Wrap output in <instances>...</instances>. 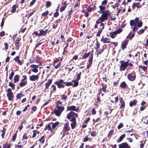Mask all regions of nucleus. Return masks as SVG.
Instances as JSON below:
<instances>
[{
    "label": "nucleus",
    "mask_w": 148,
    "mask_h": 148,
    "mask_svg": "<svg viewBox=\"0 0 148 148\" xmlns=\"http://www.w3.org/2000/svg\"><path fill=\"white\" fill-rule=\"evenodd\" d=\"M110 11L109 10H106L104 11L102 13V14L100 17L99 18V20L101 21V22H102L105 20H108V16L109 15Z\"/></svg>",
    "instance_id": "1"
},
{
    "label": "nucleus",
    "mask_w": 148,
    "mask_h": 148,
    "mask_svg": "<svg viewBox=\"0 0 148 148\" xmlns=\"http://www.w3.org/2000/svg\"><path fill=\"white\" fill-rule=\"evenodd\" d=\"M6 92L7 93V96L8 98V99L9 101H13L14 97V95L13 92H12V90L11 88L8 89Z\"/></svg>",
    "instance_id": "2"
},
{
    "label": "nucleus",
    "mask_w": 148,
    "mask_h": 148,
    "mask_svg": "<svg viewBox=\"0 0 148 148\" xmlns=\"http://www.w3.org/2000/svg\"><path fill=\"white\" fill-rule=\"evenodd\" d=\"M138 29V28L136 26V25H135L132 30L133 32L132 33V34L131 35V34L132 33V31H131V32L129 33L128 35L127 36L126 38L129 39L130 40L131 39L134 37L135 35V32L136 31H137Z\"/></svg>",
    "instance_id": "3"
},
{
    "label": "nucleus",
    "mask_w": 148,
    "mask_h": 148,
    "mask_svg": "<svg viewBox=\"0 0 148 148\" xmlns=\"http://www.w3.org/2000/svg\"><path fill=\"white\" fill-rule=\"evenodd\" d=\"M121 65L120 66V71H124L126 69L128 66L127 62H124L123 60L120 61Z\"/></svg>",
    "instance_id": "4"
},
{
    "label": "nucleus",
    "mask_w": 148,
    "mask_h": 148,
    "mask_svg": "<svg viewBox=\"0 0 148 148\" xmlns=\"http://www.w3.org/2000/svg\"><path fill=\"white\" fill-rule=\"evenodd\" d=\"M64 82L62 79H61L59 81L56 82L54 84L57 85L59 88H64L65 87V85L62 84V83L64 84Z\"/></svg>",
    "instance_id": "5"
},
{
    "label": "nucleus",
    "mask_w": 148,
    "mask_h": 148,
    "mask_svg": "<svg viewBox=\"0 0 148 148\" xmlns=\"http://www.w3.org/2000/svg\"><path fill=\"white\" fill-rule=\"evenodd\" d=\"M74 116L77 117V114L71 111L67 114V118L68 119H71V117H74Z\"/></svg>",
    "instance_id": "6"
},
{
    "label": "nucleus",
    "mask_w": 148,
    "mask_h": 148,
    "mask_svg": "<svg viewBox=\"0 0 148 148\" xmlns=\"http://www.w3.org/2000/svg\"><path fill=\"white\" fill-rule=\"evenodd\" d=\"M134 73V72H133L132 73H130L128 74L127 76V78L130 81H133L135 80L136 76L135 75L133 76Z\"/></svg>",
    "instance_id": "7"
},
{
    "label": "nucleus",
    "mask_w": 148,
    "mask_h": 148,
    "mask_svg": "<svg viewBox=\"0 0 148 148\" xmlns=\"http://www.w3.org/2000/svg\"><path fill=\"white\" fill-rule=\"evenodd\" d=\"M119 148H130V147L126 142L122 143L118 145Z\"/></svg>",
    "instance_id": "8"
},
{
    "label": "nucleus",
    "mask_w": 148,
    "mask_h": 148,
    "mask_svg": "<svg viewBox=\"0 0 148 148\" xmlns=\"http://www.w3.org/2000/svg\"><path fill=\"white\" fill-rule=\"evenodd\" d=\"M129 40H125L122 42L121 45V48L123 50H124L126 48V45L128 44V41Z\"/></svg>",
    "instance_id": "9"
},
{
    "label": "nucleus",
    "mask_w": 148,
    "mask_h": 148,
    "mask_svg": "<svg viewBox=\"0 0 148 148\" xmlns=\"http://www.w3.org/2000/svg\"><path fill=\"white\" fill-rule=\"evenodd\" d=\"M79 108H76V107L75 106H72L68 107L67 108V110L68 111H74L77 112L79 110Z\"/></svg>",
    "instance_id": "10"
},
{
    "label": "nucleus",
    "mask_w": 148,
    "mask_h": 148,
    "mask_svg": "<svg viewBox=\"0 0 148 148\" xmlns=\"http://www.w3.org/2000/svg\"><path fill=\"white\" fill-rule=\"evenodd\" d=\"M39 77V76L38 74L36 75H32L31 76H30L29 80L31 81H34L37 80Z\"/></svg>",
    "instance_id": "11"
},
{
    "label": "nucleus",
    "mask_w": 148,
    "mask_h": 148,
    "mask_svg": "<svg viewBox=\"0 0 148 148\" xmlns=\"http://www.w3.org/2000/svg\"><path fill=\"white\" fill-rule=\"evenodd\" d=\"M38 31H39L40 32L39 36H45L47 33L48 29H46L45 31H43L42 29H40Z\"/></svg>",
    "instance_id": "12"
},
{
    "label": "nucleus",
    "mask_w": 148,
    "mask_h": 148,
    "mask_svg": "<svg viewBox=\"0 0 148 148\" xmlns=\"http://www.w3.org/2000/svg\"><path fill=\"white\" fill-rule=\"evenodd\" d=\"M69 125V123L68 122L64 124V127H63V130H62L63 132H67L69 131L70 130V128L68 127Z\"/></svg>",
    "instance_id": "13"
},
{
    "label": "nucleus",
    "mask_w": 148,
    "mask_h": 148,
    "mask_svg": "<svg viewBox=\"0 0 148 148\" xmlns=\"http://www.w3.org/2000/svg\"><path fill=\"white\" fill-rule=\"evenodd\" d=\"M20 56H17L14 58V60L20 65L22 64V61L19 59Z\"/></svg>",
    "instance_id": "14"
},
{
    "label": "nucleus",
    "mask_w": 148,
    "mask_h": 148,
    "mask_svg": "<svg viewBox=\"0 0 148 148\" xmlns=\"http://www.w3.org/2000/svg\"><path fill=\"white\" fill-rule=\"evenodd\" d=\"M119 101L120 103H121L120 108H124L125 106V103L124 101L123 100V98H120Z\"/></svg>",
    "instance_id": "15"
},
{
    "label": "nucleus",
    "mask_w": 148,
    "mask_h": 148,
    "mask_svg": "<svg viewBox=\"0 0 148 148\" xmlns=\"http://www.w3.org/2000/svg\"><path fill=\"white\" fill-rule=\"evenodd\" d=\"M127 87V85L125 81L122 82L120 86V87L123 88L125 89Z\"/></svg>",
    "instance_id": "16"
},
{
    "label": "nucleus",
    "mask_w": 148,
    "mask_h": 148,
    "mask_svg": "<svg viewBox=\"0 0 148 148\" xmlns=\"http://www.w3.org/2000/svg\"><path fill=\"white\" fill-rule=\"evenodd\" d=\"M48 82H46L45 84V88L48 89L49 87L52 82V80L51 79L48 80Z\"/></svg>",
    "instance_id": "17"
},
{
    "label": "nucleus",
    "mask_w": 148,
    "mask_h": 148,
    "mask_svg": "<svg viewBox=\"0 0 148 148\" xmlns=\"http://www.w3.org/2000/svg\"><path fill=\"white\" fill-rule=\"evenodd\" d=\"M125 134H123L121 135L119 138L117 140V142L119 143L122 141L123 138L125 137Z\"/></svg>",
    "instance_id": "18"
},
{
    "label": "nucleus",
    "mask_w": 148,
    "mask_h": 148,
    "mask_svg": "<svg viewBox=\"0 0 148 148\" xmlns=\"http://www.w3.org/2000/svg\"><path fill=\"white\" fill-rule=\"evenodd\" d=\"M50 124H51L52 128L53 129H54L60 123L59 122L57 121L55 123H53L52 122H51Z\"/></svg>",
    "instance_id": "19"
},
{
    "label": "nucleus",
    "mask_w": 148,
    "mask_h": 148,
    "mask_svg": "<svg viewBox=\"0 0 148 148\" xmlns=\"http://www.w3.org/2000/svg\"><path fill=\"white\" fill-rule=\"evenodd\" d=\"M20 78V76L18 75H15L14 77V83H16V82H18Z\"/></svg>",
    "instance_id": "20"
},
{
    "label": "nucleus",
    "mask_w": 148,
    "mask_h": 148,
    "mask_svg": "<svg viewBox=\"0 0 148 148\" xmlns=\"http://www.w3.org/2000/svg\"><path fill=\"white\" fill-rule=\"evenodd\" d=\"M51 123H49L48 125H46V127L44 129V130H46L47 129H48L49 130L51 131V132H52V130L51 127V124H50Z\"/></svg>",
    "instance_id": "21"
},
{
    "label": "nucleus",
    "mask_w": 148,
    "mask_h": 148,
    "mask_svg": "<svg viewBox=\"0 0 148 148\" xmlns=\"http://www.w3.org/2000/svg\"><path fill=\"white\" fill-rule=\"evenodd\" d=\"M54 112L56 116H59L62 113L61 111L58 110L56 109H55L54 110Z\"/></svg>",
    "instance_id": "22"
},
{
    "label": "nucleus",
    "mask_w": 148,
    "mask_h": 148,
    "mask_svg": "<svg viewBox=\"0 0 148 148\" xmlns=\"http://www.w3.org/2000/svg\"><path fill=\"white\" fill-rule=\"evenodd\" d=\"M78 81V80L76 79L75 80H73L72 81V82H73L74 83V84H73L72 85L73 87H76L78 85L79 82Z\"/></svg>",
    "instance_id": "23"
},
{
    "label": "nucleus",
    "mask_w": 148,
    "mask_h": 148,
    "mask_svg": "<svg viewBox=\"0 0 148 148\" xmlns=\"http://www.w3.org/2000/svg\"><path fill=\"white\" fill-rule=\"evenodd\" d=\"M24 96V95L22 94V92L18 93L17 94L16 97V100L20 99L22 97Z\"/></svg>",
    "instance_id": "24"
},
{
    "label": "nucleus",
    "mask_w": 148,
    "mask_h": 148,
    "mask_svg": "<svg viewBox=\"0 0 148 148\" xmlns=\"http://www.w3.org/2000/svg\"><path fill=\"white\" fill-rule=\"evenodd\" d=\"M137 101L136 100H134L131 101L130 102V106L131 107L133 106L134 105H136V104Z\"/></svg>",
    "instance_id": "25"
},
{
    "label": "nucleus",
    "mask_w": 148,
    "mask_h": 148,
    "mask_svg": "<svg viewBox=\"0 0 148 148\" xmlns=\"http://www.w3.org/2000/svg\"><path fill=\"white\" fill-rule=\"evenodd\" d=\"M57 109L60 111H61V112L64 110V107L61 106H56Z\"/></svg>",
    "instance_id": "26"
},
{
    "label": "nucleus",
    "mask_w": 148,
    "mask_h": 148,
    "mask_svg": "<svg viewBox=\"0 0 148 148\" xmlns=\"http://www.w3.org/2000/svg\"><path fill=\"white\" fill-rule=\"evenodd\" d=\"M101 85L102 86L101 89L103 91L106 93V91L105 90H106V88H107V85L104 83H102L101 84Z\"/></svg>",
    "instance_id": "27"
},
{
    "label": "nucleus",
    "mask_w": 148,
    "mask_h": 148,
    "mask_svg": "<svg viewBox=\"0 0 148 148\" xmlns=\"http://www.w3.org/2000/svg\"><path fill=\"white\" fill-rule=\"evenodd\" d=\"M27 81H25V82L21 81L19 83V86L21 87H23V86H24L26 85H27Z\"/></svg>",
    "instance_id": "28"
},
{
    "label": "nucleus",
    "mask_w": 148,
    "mask_h": 148,
    "mask_svg": "<svg viewBox=\"0 0 148 148\" xmlns=\"http://www.w3.org/2000/svg\"><path fill=\"white\" fill-rule=\"evenodd\" d=\"M93 54H92L91 55L90 57L89 58V60H88V61L89 62V65H92V60H93Z\"/></svg>",
    "instance_id": "29"
},
{
    "label": "nucleus",
    "mask_w": 148,
    "mask_h": 148,
    "mask_svg": "<svg viewBox=\"0 0 148 148\" xmlns=\"http://www.w3.org/2000/svg\"><path fill=\"white\" fill-rule=\"evenodd\" d=\"M138 68L143 69L144 72L146 71L147 70V68L146 67L143 66L142 65L139 66Z\"/></svg>",
    "instance_id": "30"
},
{
    "label": "nucleus",
    "mask_w": 148,
    "mask_h": 148,
    "mask_svg": "<svg viewBox=\"0 0 148 148\" xmlns=\"http://www.w3.org/2000/svg\"><path fill=\"white\" fill-rule=\"evenodd\" d=\"M99 8L100 11V13H102L103 12H104L103 11H104L105 9V7L102 5H100L99 6Z\"/></svg>",
    "instance_id": "31"
},
{
    "label": "nucleus",
    "mask_w": 148,
    "mask_h": 148,
    "mask_svg": "<svg viewBox=\"0 0 148 148\" xmlns=\"http://www.w3.org/2000/svg\"><path fill=\"white\" fill-rule=\"evenodd\" d=\"M110 37L112 38H114L116 36V34L114 31L110 33Z\"/></svg>",
    "instance_id": "32"
},
{
    "label": "nucleus",
    "mask_w": 148,
    "mask_h": 148,
    "mask_svg": "<svg viewBox=\"0 0 148 148\" xmlns=\"http://www.w3.org/2000/svg\"><path fill=\"white\" fill-rule=\"evenodd\" d=\"M104 50L103 49H100L99 50H97L96 52L97 53V54H100L103 52Z\"/></svg>",
    "instance_id": "33"
},
{
    "label": "nucleus",
    "mask_w": 148,
    "mask_h": 148,
    "mask_svg": "<svg viewBox=\"0 0 148 148\" xmlns=\"http://www.w3.org/2000/svg\"><path fill=\"white\" fill-rule=\"evenodd\" d=\"M9 85L11 87L12 89L14 90L15 89V85L13 84L11 82H10L9 83Z\"/></svg>",
    "instance_id": "34"
},
{
    "label": "nucleus",
    "mask_w": 148,
    "mask_h": 148,
    "mask_svg": "<svg viewBox=\"0 0 148 148\" xmlns=\"http://www.w3.org/2000/svg\"><path fill=\"white\" fill-rule=\"evenodd\" d=\"M136 23L134 20H131L130 21V25L131 26H132L133 25H134V26L136 25Z\"/></svg>",
    "instance_id": "35"
},
{
    "label": "nucleus",
    "mask_w": 148,
    "mask_h": 148,
    "mask_svg": "<svg viewBox=\"0 0 148 148\" xmlns=\"http://www.w3.org/2000/svg\"><path fill=\"white\" fill-rule=\"evenodd\" d=\"M20 42V40L19 38L16 39L15 41V46L16 47H17L19 46V44Z\"/></svg>",
    "instance_id": "36"
},
{
    "label": "nucleus",
    "mask_w": 148,
    "mask_h": 148,
    "mask_svg": "<svg viewBox=\"0 0 148 148\" xmlns=\"http://www.w3.org/2000/svg\"><path fill=\"white\" fill-rule=\"evenodd\" d=\"M64 84H65V85L67 86H71L73 85V83L72 82H64Z\"/></svg>",
    "instance_id": "37"
},
{
    "label": "nucleus",
    "mask_w": 148,
    "mask_h": 148,
    "mask_svg": "<svg viewBox=\"0 0 148 148\" xmlns=\"http://www.w3.org/2000/svg\"><path fill=\"white\" fill-rule=\"evenodd\" d=\"M11 71L12 72L9 76V79L10 80L12 79L14 74V73L13 72V70H12Z\"/></svg>",
    "instance_id": "38"
},
{
    "label": "nucleus",
    "mask_w": 148,
    "mask_h": 148,
    "mask_svg": "<svg viewBox=\"0 0 148 148\" xmlns=\"http://www.w3.org/2000/svg\"><path fill=\"white\" fill-rule=\"evenodd\" d=\"M3 148H10L11 146L10 145L7 144H3Z\"/></svg>",
    "instance_id": "39"
},
{
    "label": "nucleus",
    "mask_w": 148,
    "mask_h": 148,
    "mask_svg": "<svg viewBox=\"0 0 148 148\" xmlns=\"http://www.w3.org/2000/svg\"><path fill=\"white\" fill-rule=\"evenodd\" d=\"M90 54V52H89L87 53H85L83 56L84 58H86L89 56Z\"/></svg>",
    "instance_id": "40"
},
{
    "label": "nucleus",
    "mask_w": 148,
    "mask_h": 148,
    "mask_svg": "<svg viewBox=\"0 0 148 148\" xmlns=\"http://www.w3.org/2000/svg\"><path fill=\"white\" fill-rule=\"evenodd\" d=\"M16 5H14L12 7V10L11 12L12 13L16 11Z\"/></svg>",
    "instance_id": "41"
},
{
    "label": "nucleus",
    "mask_w": 148,
    "mask_h": 148,
    "mask_svg": "<svg viewBox=\"0 0 148 148\" xmlns=\"http://www.w3.org/2000/svg\"><path fill=\"white\" fill-rule=\"evenodd\" d=\"M96 47H95L94 48L96 50L98 49L100 47V44L98 41H97L96 43L95 44Z\"/></svg>",
    "instance_id": "42"
},
{
    "label": "nucleus",
    "mask_w": 148,
    "mask_h": 148,
    "mask_svg": "<svg viewBox=\"0 0 148 148\" xmlns=\"http://www.w3.org/2000/svg\"><path fill=\"white\" fill-rule=\"evenodd\" d=\"M36 65L34 64H32L30 65V67H31V68H32L33 69H36V68H38V67L39 66V65Z\"/></svg>",
    "instance_id": "43"
},
{
    "label": "nucleus",
    "mask_w": 148,
    "mask_h": 148,
    "mask_svg": "<svg viewBox=\"0 0 148 148\" xmlns=\"http://www.w3.org/2000/svg\"><path fill=\"white\" fill-rule=\"evenodd\" d=\"M108 39L106 38H104L103 36L102 38L101 39V41L103 42L104 43H105L107 42V40Z\"/></svg>",
    "instance_id": "44"
},
{
    "label": "nucleus",
    "mask_w": 148,
    "mask_h": 148,
    "mask_svg": "<svg viewBox=\"0 0 148 148\" xmlns=\"http://www.w3.org/2000/svg\"><path fill=\"white\" fill-rule=\"evenodd\" d=\"M82 73L81 72H79L78 74H77V77L76 79L77 80H79L80 79L81 75Z\"/></svg>",
    "instance_id": "45"
},
{
    "label": "nucleus",
    "mask_w": 148,
    "mask_h": 148,
    "mask_svg": "<svg viewBox=\"0 0 148 148\" xmlns=\"http://www.w3.org/2000/svg\"><path fill=\"white\" fill-rule=\"evenodd\" d=\"M76 123V122H75L74 123H72L71 124V125L72 129H74L75 127Z\"/></svg>",
    "instance_id": "46"
},
{
    "label": "nucleus",
    "mask_w": 148,
    "mask_h": 148,
    "mask_svg": "<svg viewBox=\"0 0 148 148\" xmlns=\"http://www.w3.org/2000/svg\"><path fill=\"white\" fill-rule=\"evenodd\" d=\"M71 119H69L70 121L72 122V123L76 122V118L75 117H73Z\"/></svg>",
    "instance_id": "47"
},
{
    "label": "nucleus",
    "mask_w": 148,
    "mask_h": 148,
    "mask_svg": "<svg viewBox=\"0 0 148 148\" xmlns=\"http://www.w3.org/2000/svg\"><path fill=\"white\" fill-rule=\"evenodd\" d=\"M46 6L47 7H49L51 5V3L50 1H47L46 2Z\"/></svg>",
    "instance_id": "48"
},
{
    "label": "nucleus",
    "mask_w": 148,
    "mask_h": 148,
    "mask_svg": "<svg viewBox=\"0 0 148 148\" xmlns=\"http://www.w3.org/2000/svg\"><path fill=\"white\" fill-rule=\"evenodd\" d=\"M90 139V138H89L87 136H85L84 138L83 139V142H86L88 141Z\"/></svg>",
    "instance_id": "49"
},
{
    "label": "nucleus",
    "mask_w": 148,
    "mask_h": 148,
    "mask_svg": "<svg viewBox=\"0 0 148 148\" xmlns=\"http://www.w3.org/2000/svg\"><path fill=\"white\" fill-rule=\"evenodd\" d=\"M122 29H121L120 28H119L114 31V32H115L116 33V34H119L121 33L122 32Z\"/></svg>",
    "instance_id": "50"
},
{
    "label": "nucleus",
    "mask_w": 148,
    "mask_h": 148,
    "mask_svg": "<svg viewBox=\"0 0 148 148\" xmlns=\"http://www.w3.org/2000/svg\"><path fill=\"white\" fill-rule=\"evenodd\" d=\"M114 132V130H111L108 132L107 136L109 137V136H111L112 134H113Z\"/></svg>",
    "instance_id": "51"
},
{
    "label": "nucleus",
    "mask_w": 148,
    "mask_h": 148,
    "mask_svg": "<svg viewBox=\"0 0 148 148\" xmlns=\"http://www.w3.org/2000/svg\"><path fill=\"white\" fill-rule=\"evenodd\" d=\"M96 135V133L95 131H91L90 132V135L92 137L95 136Z\"/></svg>",
    "instance_id": "52"
},
{
    "label": "nucleus",
    "mask_w": 148,
    "mask_h": 148,
    "mask_svg": "<svg viewBox=\"0 0 148 148\" xmlns=\"http://www.w3.org/2000/svg\"><path fill=\"white\" fill-rule=\"evenodd\" d=\"M44 136H42L40 139L39 140V141L41 143H43L44 142L45 140H44Z\"/></svg>",
    "instance_id": "53"
},
{
    "label": "nucleus",
    "mask_w": 148,
    "mask_h": 148,
    "mask_svg": "<svg viewBox=\"0 0 148 148\" xmlns=\"http://www.w3.org/2000/svg\"><path fill=\"white\" fill-rule=\"evenodd\" d=\"M17 132L15 133L14 135H13V137H12V140L13 141H14L15 139H16V135H17Z\"/></svg>",
    "instance_id": "54"
},
{
    "label": "nucleus",
    "mask_w": 148,
    "mask_h": 148,
    "mask_svg": "<svg viewBox=\"0 0 148 148\" xmlns=\"http://www.w3.org/2000/svg\"><path fill=\"white\" fill-rule=\"evenodd\" d=\"M22 77L23 78L21 80V82H25V80H26L27 79V77L25 75H23L22 76Z\"/></svg>",
    "instance_id": "55"
},
{
    "label": "nucleus",
    "mask_w": 148,
    "mask_h": 148,
    "mask_svg": "<svg viewBox=\"0 0 148 148\" xmlns=\"http://www.w3.org/2000/svg\"><path fill=\"white\" fill-rule=\"evenodd\" d=\"M145 31V29H140L139 31L138 32V34L139 35L141 34L144 33Z\"/></svg>",
    "instance_id": "56"
},
{
    "label": "nucleus",
    "mask_w": 148,
    "mask_h": 148,
    "mask_svg": "<svg viewBox=\"0 0 148 148\" xmlns=\"http://www.w3.org/2000/svg\"><path fill=\"white\" fill-rule=\"evenodd\" d=\"M61 65V62H59L55 66L54 68L55 69H57Z\"/></svg>",
    "instance_id": "57"
},
{
    "label": "nucleus",
    "mask_w": 148,
    "mask_h": 148,
    "mask_svg": "<svg viewBox=\"0 0 148 148\" xmlns=\"http://www.w3.org/2000/svg\"><path fill=\"white\" fill-rule=\"evenodd\" d=\"M33 135L32 136V138H34L36 136V130H33Z\"/></svg>",
    "instance_id": "58"
},
{
    "label": "nucleus",
    "mask_w": 148,
    "mask_h": 148,
    "mask_svg": "<svg viewBox=\"0 0 148 148\" xmlns=\"http://www.w3.org/2000/svg\"><path fill=\"white\" fill-rule=\"evenodd\" d=\"M4 22H5V20H4V18H3L2 20V21L1 22V27H3V26Z\"/></svg>",
    "instance_id": "59"
},
{
    "label": "nucleus",
    "mask_w": 148,
    "mask_h": 148,
    "mask_svg": "<svg viewBox=\"0 0 148 148\" xmlns=\"http://www.w3.org/2000/svg\"><path fill=\"white\" fill-rule=\"evenodd\" d=\"M61 99H64V100H66L67 99V97L66 95H63L61 96Z\"/></svg>",
    "instance_id": "60"
},
{
    "label": "nucleus",
    "mask_w": 148,
    "mask_h": 148,
    "mask_svg": "<svg viewBox=\"0 0 148 148\" xmlns=\"http://www.w3.org/2000/svg\"><path fill=\"white\" fill-rule=\"evenodd\" d=\"M66 7V5H65V6H64L63 7H61L60 9V11L61 12H62L63 11H64L65 10Z\"/></svg>",
    "instance_id": "61"
},
{
    "label": "nucleus",
    "mask_w": 148,
    "mask_h": 148,
    "mask_svg": "<svg viewBox=\"0 0 148 148\" xmlns=\"http://www.w3.org/2000/svg\"><path fill=\"white\" fill-rule=\"evenodd\" d=\"M142 25L143 23L141 21H140L138 23V26L139 27H140L142 26Z\"/></svg>",
    "instance_id": "62"
},
{
    "label": "nucleus",
    "mask_w": 148,
    "mask_h": 148,
    "mask_svg": "<svg viewBox=\"0 0 148 148\" xmlns=\"http://www.w3.org/2000/svg\"><path fill=\"white\" fill-rule=\"evenodd\" d=\"M107 3L108 1L107 0H105L103 1L102 2L101 4L103 5H105Z\"/></svg>",
    "instance_id": "63"
},
{
    "label": "nucleus",
    "mask_w": 148,
    "mask_h": 148,
    "mask_svg": "<svg viewBox=\"0 0 148 148\" xmlns=\"http://www.w3.org/2000/svg\"><path fill=\"white\" fill-rule=\"evenodd\" d=\"M93 9V8H91L90 7H89L87 9V11L89 12H90L92 11Z\"/></svg>",
    "instance_id": "64"
}]
</instances>
